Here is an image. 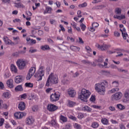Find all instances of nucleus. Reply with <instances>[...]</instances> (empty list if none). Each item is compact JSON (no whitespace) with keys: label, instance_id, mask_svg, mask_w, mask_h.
Returning a JSON list of instances; mask_svg holds the SVG:
<instances>
[{"label":"nucleus","instance_id":"603ef678","mask_svg":"<svg viewBox=\"0 0 129 129\" xmlns=\"http://www.w3.org/2000/svg\"><path fill=\"white\" fill-rule=\"evenodd\" d=\"M78 117V118H80L81 119L82 118H83V117H84V115H83V114L81 113H79Z\"/></svg>","mask_w":129,"mask_h":129},{"label":"nucleus","instance_id":"39448f33","mask_svg":"<svg viewBox=\"0 0 129 129\" xmlns=\"http://www.w3.org/2000/svg\"><path fill=\"white\" fill-rule=\"evenodd\" d=\"M119 83L117 81H114L112 82V87L113 88L110 90L108 91V93L109 94L111 93H115V92H117V91H119Z\"/></svg>","mask_w":129,"mask_h":129},{"label":"nucleus","instance_id":"e2e57ef3","mask_svg":"<svg viewBox=\"0 0 129 129\" xmlns=\"http://www.w3.org/2000/svg\"><path fill=\"white\" fill-rule=\"evenodd\" d=\"M43 34H44V32L42 30H39L38 32V34L39 36H42V35H43Z\"/></svg>","mask_w":129,"mask_h":129},{"label":"nucleus","instance_id":"aec40b11","mask_svg":"<svg viewBox=\"0 0 129 129\" xmlns=\"http://www.w3.org/2000/svg\"><path fill=\"white\" fill-rule=\"evenodd\" d=\"M18 108L20 110H24L26 108V104L24 102H21L19 104Z\"/></svg>","mask_w":129,"mask_h":129},{"label":"nucleus","instance_id":"0eeeda50","mask_svg":"<svg viewBox=\"0 0 129 129\" xmlns=\"http://www.w3.org/2000/svg\"><path fill=\"white\" fill-rule=\"evenodd\" d=\"M16 64L20 70H22V69H25V67H26V65L27 64V62L26 60L23 59H19L16 61Z\"/></svg>","mask_w":129,"mask_h":129},{"label":"nucleus","instance_id":"e433bc0d","mask_svg":"<svg viewBox=\"0 0 129 129\" xmlns=\"http://www.w3.org/2000/svg\"><path fill=\"white\" fill-rule=\"evenodd\" d=\"M79 8H86L87 7V3L85 2L82 4L78 5Z\"/></svg>","mask_w":129,"mask_h":129},{"label":"nucleus","instance_id":"58836bf2","mask_svg":"<svg viewBox=\"0 0 129 129\" xmlns=\"http://www.w3.org/2000/svg\"><path fill=\"white\" fill-rule=\"evenodd\" d=\"M82 62L83 64H86V65H90L91 64V62L89 61V60H82Z\"/></svg>","mask_w":129,"mask_h":129},{"label":"nucleus","instance_id":"a18cd8bd","mask_svg":"<svg viewBox=\"0 0 129 129\" xmlns=\"http://www.w3.org/2000/svg\"><path fill=\"white\" fill-rule=\"evenodd\" d=\"M114 37H120V33L117 31H115V32H114Z\"/></svg>","mask_w":129,"mask_h":129},{"label":"nucleus","instance_id":"1a4fd4ad","mask_svg":"<svg viewBox=\"0 0 129 129\" xmlns=\"http://www.w3.org/2000/svg\"><path fill=\"white\" fill-rule=\"evenodd\" d=\"M59 97H60V93L58 92L52 94L50 95V101L51 102H56L59 100Z\"/></svg>","mask_w":129,"mask_h":129},{"label":"nucleus","instance_id":"2eb2a0df","mask_svg":"<svg viewBox=\"0 0 129 129\" xmlns=\"http://www.w3.org/2000/svg\"><path fill=\"white\" fill-rule=\"evenodd\" d=\"M23 81H24V77L23 76H17L15 77V82L16 83H21V82H23Z\"/></svg>","mask_w":129,"mask_h":129},{"label":"nucleus","instance_id":"473e14b6","mask_svg":"<svg viewBox=\"0 0 129 129\" xmlns=\"http://www.w3.org/2000/svg\"><path fill=\"white\" fill-rule=\"evenodd\" d=\"M3 96L5 97V98H9L11 96V94H10L9 92H5L3 93Z\"/></svg>","mask_w":129,"mask_h":129},{"label":"nucleus","instance_id":"393cba45","mask_svg":"<svg viewBox=\"0 0 129 129\" xmlns=\"http://www.w3.org/2000/svg\"><path fill=\"white\" fill-rule=\"evenodd\" d=\"M76 104V103L72 101L69 100L68 101V106L69 107H73V106H75Z\"/></svg>","mask_w":129,"mask_h":129},{"label":"nucleus","instance_id":"5701e85b","mask_svg":"<svg viewBox=\"0 0 129 129\" xmlns=\"http://www.w3.org/2000/svg\"><path fill=\"white\" fill-rule=\"evenodd\" d=\"M82 110L83 111H86L87 112H91L92 109L88 106H85L83 107Z\"/></svg>","mask_w":129,"mask_h":129},{"label":"nucleus","instance_id":"4468645a","mask_svg":"<svg viewBox=\"0 0 129 129\" xmlns=\"http://www.w3.org/2000/svg\"><path fill=\"white\" fill-rule=\"evenodd\" d=\"M70 79L69 77H68V75L67 74H64L62 78H61V82L63 84H68V83H69Z\"/></svg>","mask_w":129,"mask_h":129},{"label":"nucleus","instance_id":"c756f323","mask_svg":"<svg viewBox=\"0 0 129 129\" xmlns=\"http://www.w3.org/2000/svg\"><path fill=\"white\" fill-rule=\"evenodd\" d=\"M99 124L97 122H93L91 127H93V128H97V127H98Z\"/></svg>","mask_w":129,"mask_h":129},{"label":"nucleus","instance_id":"7c9ffc66","mask_svg":"<svg viewBox=\"0 0 129 129\" xmlns=\"http://www.w3.org/2000/svg\"><path fill=\"white\" fill-rule=\"evenodd\" d=\"M60 119L62 120V122H67V117L63 116V115L60 116Z\"/></svg>","mask_w":129,"mask_h":129},{"label":"nucleus","instance_id":"b1692460","mask_svg":"<svg viewBox=\"0 0 129 129\" xmlns=\"http://www.w3.org/2000/svg\"><path fill=\"white\" fill-rule=\"evenodd\" d=\"M116 107L118 109L120 110H124L125 109V106L121 104H118L116 105Z\"/></svg>","mask_w":129,"mask_h":129},{"label":"nucleus","instance_id":"f3484780","mask_svg":"<svg viewBox=\"0 0 129 129\" xmlns=\"http://www.w3.org/2000/svg\"><path fill=\"white\" fill-rule=\"evenodd\" d=\"M34 121H35L34 118L32 117H29L26 119V123L28 124V125H31V124L34 123Z\"/></svg>","mask_w":129,"mask_h":129},{"label":"nucleus","instance_id":"c9c22d12","mask_svg":"<svg viewBox=\"0 0 129 129\" xmlns=\"http://www.w3.org/2000/svg\"><path fill=\"white\" fill-rule=\"evenodd\" d=\"M25 86L26 87H29L30 88H32V87L34 86V84L32 83H26Z\"/></svg>","mask_w":129,"mask_h":129},{"label":"nucleus","instance_id":"7ed1b4c3","mask_svg":"<svg viewBox=\"0 0 129 129\" xmlns=\"http://www.w3.org/2000/svg\"><path fill=\"white\" fill-rule=\"evenodd\" d=\"M57 83H58V76L56 74L51 73L47 79L46 86H51L52 84H57Z\"/></svg>","mask_w":129,"mask_h":129},{"label":"nucleus","instance_id":"79ce46f5","mask_svg":"<svg viewBox=\"0 0 129 129\" xmlns=\"http://www.w3.org/2000/svg\"><path fill=\"white\" fill-rule=\"evenodd\" d=\"M68 117L70 119H72V120H76L77 119V118H76L75 116H74L73 115H69Z\"/></svg>","mask_w":129,"mask_h":129},{"label":"nucleus","instance_id":"4c0bfd02","mask_svg":"<svg viewBox=\"0 0 129 129\" xmlns=\"http://www.w3.org/2000/svg\"><path fill=\"white\" fill-rule=\"evenodd\" d=\"M122 102H124V103L128 102L129 97L124 96V98L122 99Z\"/></svg>","mask_w":129,"mask_h":129},{"label":"nucleus","instance_id":"4be33fe9","mask_svg":"<svg viewBox=\"0 0 129 129\" xmlns=\"http://www.w3.org/2000/svg\"><path fill=\"white\" fill-rule=\"evenodd\" d=\"M11 71H12V72H14V73H18V68L14 64H12L11 65Z\"/></svg>","mask_w":129,"mask_h":129},{"label":"nucleus","instance_id":"a878e982","mask_svg":"<svg viewBox=\"0 0 129 129\" xmlns=\"http://www.w3.org/2000/svg\"><path fill=\"white\" fill-rule=\"evenodd\" d=\"M4 41L6 45H10L11 40L9 39V37H8V36L4 37Z\"/></svg>","mask_w":129,"mask_h":129},{"label":"nucleus","instance_id":"49530a36","mask_svg":"<svg viewBox=\"0 0 129 129\" xmlns=\"http://www.w3.org/2000/svg\"><path fill=\"white\" fill-rule=\"evenodd\" d=\"M103 73L106 75V76H109V75H110V72L109 71H103Z\"/></svg>","mask_w":129,"mask_h":129},{"label":"nucleus","instance_id":"338daca9","mask_svg":"<svg viewBox=\"0 0 129 129\" xmlns=\"http://www.w3.org/2000/svg\"><path fill=\"white\" fill-rule=\"evenodd\" d=\"M35 52H37V49H30L29 50V52L30 53H35Z\"/></svg>","mask_w":129,"mask_h":129},{"label":"nucleus","instance_id":"a19ab883","mask_svg":"<svg viewBox=\"0 0 129 129\" xmlns=\"http://www.w3.org/2000/svg\"><path fill=\"white\" fill-rule=\"evenodd\" d=\"M81 29L82 31H85L86 29V26L83 23L80 24Z\"/></svg>","mask_w":129,"mask_h":129},{"label":"nucleus","instance_id":"ea45409f","mask_svg":"<svg viewBox=\"0 0 129 129\" xmlns=\"http://www.w3.org/2000/svg\"><path fill=\"white\" fill-rule=\"evenodd\" d=\"M98 66H99V67H101V68H103L104 67L105 68H107V63L104 62V65L101 64H98Z\"/></svg>","mask_w":129,"mask_h":129},{"label":"nucleus","instance_id":"de8ad7c7","mask_svg":"<svg viewBox=\"0 0 129 129\" xmlns=\"http://www.w3.org/2000/svg\"><path fill=\"white\" fill-rule=\"evenodd\" d=\"M124 96L129 97V90L128 89H127L125 90V91L124 93Z\"/></svg>","mask_w":129,"mask_h":129},{"label":"nucleus","instance_id":"72a5a7b5","mask_svg":"<svg viewBox=\"0 0 129 129\" xmlns=\"http://www.w3.org/2000/svg\"><path fill=\"white\" fill-rule=\"evenodd\" d=\"M74 128L76 129H81L82 128V126H81V125L77 123H75L74 125Z\"/></svg>","mask_w":129,"mask_h":129},{"label":"nucleus","instance_id":"69168bd1","mask_svg":"<svg viewBox=\"0 0 129 129\" xmlns=\"http://www.w3.org/2000/svg\"><path fill=\"white\" fill-rule=\"evenodd\" d=\"M71 127H72V125H71V124H68L66 125V128L67 129H70L71 128Z\"/></svg>","mask_w":129,"mask_h":129},{"label":"nucleus","instance_id":"412c9836","mask_svg":"<svg viewBox=\"0 0 129 129\" xmlns=\"http://www.w3.org/2000/svg\"><path fill=\"white\" fill-rule=\"evenodd\" d=\"M109 48H110V45L103 44L101 45V51H106V50H108Z\"/></svg>","mask_w":129,"mask_h":129},{"label":"nucleus","instance_id":"f257e3e1","mask_svg":"<svg viewBox=\"0 0 129 129\" xmlns=\"http://www.w3.org/2000/svg\"><path fill=\"white\" fill-rule=\"evenodd\" d=\"M105 86H108V82L103 80L101 83L95 85V89L100 95H104L105 94Z\"/></svg>","mask_w":129,"mask_h":129},{"label":"nucleus","instance_id":"a211bd4d","mask_svg":"<svg viewBox=\"0 0 129 129\" xmlns=\"http://www.w3.org/2000/svg\"><path fill=\"white\" fill-rule=\"evenodd\" d=\"M26 41L28 44H29V45H34V44H36V43H37V41H36V40L31 39L29 37L26 38Z\"/></svg>","mask_w":129,"mask_h":129},{"label":"nucleus","instance_id":"bb28decb","mask_svg":"<svg viewBox=\"0 0 129 129\" xmlns=\"http://www.w3.org/2000/svg\"><path fill=\"white\" fill-rule=\"evenodd\" d=\"M70 48L71 49V50H72V51H74L75 52H76V51H79V50H80V48L77 47V46H75L74 45L71 46Z\"/></svg>","mask_w":129,"mask_h":129},{"label":"nucleus","instance_id":"37998d69","mask_svg":"<svg viewBox=\"0 0 129 129\" xmlns=\"http://www.w3.org/2000/svg\"><path fill=\"white\" fill-rule=\"evenodd\" d=\"M46 11L47 14H51L52 12V8L51 7H47L46 9Z\"/></svg>","mask_w":129,"mask_h":129},{"label":"nucleus","instance_id":"052dcab7","mask_svg":"<svg viewBox=\"0 0 129 129\" xmlns=\"http://www.w3.org/2000/svg\"><path fill=\"white\" fill-rule=\"evenodd\" d=\"M4 121H5V119H4V118H1L0 120V126H2V125L4 124Z\"/></svg>","mask_w":129,"mask_h":129},{"label":"nucleus","instance_id":"bf43d9fd","mask_svg":"<svg viewBox=\"0 0 129 129\" xmlns=\"http://www.w3.org/2000/svg\"><path fill=\"white\" fill-rule=\"evenodd\" d=\"M67 40L68 41H71V42H74L75 40L74 38L70 37H67Z\"/></svg>","mask_w":129,"mask_h":129},{"label":"nucleus","instance_id":"f03ea898","mask_svg":"<svg viewBox=\"0 0 129 129\" xmlns=\"http://www.w3.org/2000/svg\"><path fill=\"white\" fill-rule=\"evenodd\" d=\"M91 95V92L86 89H82L81 90V93L79 94L78 98L83 102H87L88 98Z\"/></svg>","mask_w":129,"mask_h":129},{"label":"nucleus","instance_id":"f704fd0d","mask_svg":"<svg viewBox=\"0 0 129 129\" xmlns=\"http://www.w3.org/2000/svg\"><path fill=\"white\" fill-rule=\"evenodd\" d=\"M13 40H14V41L16 42V44H19L20 43V42H21L20 41V37H19V36L13 37Z\"/></svg>","mask_w":129,"mask_h":129},{"label":"nucleus","instance_id":"cd10ccee","mask_svg":"<svg viewBox=\"0 0 129 129\" xmlns=\"http://www.w3.org/2000/svg\"><path fill=\"white\" fill-rule=\"evenodd\" d=\"M41 50H43V51H48L50 50V47H49L48 45H44L41 46Z\"/></svg>","mask_w":129,"mask_h":129},{"label":"nucleus","instance_id":"09e8293b","mask_svg":"<svg viewBox=\"0 0 129 129\" xmlns=\"http://www.w3.org/2000/svg\"><path fill=\"white\" fill-rule=\"evenodd\" d=\"M92 27H93V28H97V27H98V26H99V24H98V23H96V22H94L93 23H92Z\"/></svg>","mask_w":129,"mask_h":129},{"label":"nucleus","instance_id":"680f3d73","mask_svg":"<svg viewBox=\"0 0 129 129\" xmlns=\"http://www.w3.org/2000/svg\"><path fill=\"white\" fill-rule=\"evenodd\" d=\"M98 62H99L100 63H102V62H103V57H99L98 59Z\"/></svg>","mask_w":129,"mask_h":129},{"label":"nucleus","instance_id":"dca6fc26","mask_svg":"<svg viewBox=\"0 0 129 129\" xmlns=\"http://www.w3.org/2000/svg\"><path fill=\"white\" fill-rule=\"evenodd\" d=\"M120 31L121 32L122 36L123 37L124 40H126V38H127L128 35H127L126 31H125V29L124 28H123L122 29H120Z\"/></svg>","mask_w":129,"mask_h":129},{"label":"nucleus","instance_id":"2f4dec72","mask_svg":"<svg viewBox=\"0 0 129 129\" xmlns=\"http://www.w3.org/2000/svg\"><path fill=\"white\" fill-rule=\"evenodd\" d=\"M15 91H23V87L21 85H19L15 89Z\"/></svg>","mask_w":129,"mask_h":129},{"label":"nucleus","instance_id":"6e6552de","mask_svg":"<svg viewBox=\"0 0 129 129\" xmlns=\"http://www.w3.org/2000/svg\"><path fill=\"white\" fill-rule=\"evenodd\" d=\"M121 97H122V93L117 92L111 96V100L112 101H118L121 99Z\"/></svg>","mask_w":129,"mask_h":129},{"label":"nucleus","instance_id":"c85d7f7f","mask_svg":"<svg viewBox=\"0 0 129 129\" xmlns=\"http://www.w3.org/2000/svg\"><path fill=\"white\" fill-rule=\"evenodd\" d=\"M101 122L103 123V124L107 125L108 124V119L103 118L101 119Z\"/></svg>","mask_w":129,"mask_h":129},{"label":"nucleus","instance_id":"9d476101","mask_svg":"<svg viewBox=\"0 0 129 129\" xmlns=\"http://www.w3.org/2000/svg\"><path fill=\"white\" fill-rule=\"evenodd\" d=\"M36 72V68L35 67H31L29 71V72L27 75L26 79L27 80H30L31 78H32V76L35 74V73Z\"/></svg>","mask_w":129,"mask_h":129},{"label":"nucleus","instance_id":"c03bdc74","mask_svg":"<svg viewBox=\"0 0 129 129\" xmlns=\"http://www.w3.org/2000/svg\"><path fill=\"white\" fill-rule=\"evenodd\" d=\"M104 8H105V6H104V5H99V6H96V9L97 10H99V9H104Z\"/></svg>","mask_w":129,"mask_h":129},{"label":"nucleus","instance_id":"ddd939ff","mask_svg":"<svg viewBox=\"0 0 129 129\" xmlns=\"http://www.w3.org/2000/svg\"><path fill=\"white\" fill-rule=\"evenodd\" d=\"M67 92L70 97H75V96L76 95V91L73 88L69 89Z\"/></svg>","mask_w":129,"mask_h":129},{"label":"nucleus","instance_id":"5fc2aeb1","mask_svg":"<svg viewBox=\"0 0 129 129\" xmlns=\"http://www.w3.org/2000/svg\"><path fill=\"white\" fill-rule=\"evenodd\" d=\"M109 109L110 110H111V111H115V107L112 106H110V107H109Z\"/></svg>","mask_w":129,"mask_h":129},{"label":"nucleus","instance_id":"0e129e2a","mask_svg":"<svg viewBox=\"0 0 129 129\" xmlns=\"http://www.w3.org/2000/svg\"><path fill=\"white\" fill-rule=\"evenodd\" d=\"M95 46L100 50L101 49V45H99L98 43H96Z\"/></svg>","mask_w":129,"mask_h":129},{"label":"nucleus","instance_id":"864d4df0","mask_svg":"<svg viewBox=\"0 0 129 129\" xmlns=\"http://www.w3.org/2000/svg\"><path fill=\"white\" fill-rule=\"evenodd\" d=\"M71 26L73 27L74 29H76V27H77V24H76L75 22H73L71 23Z\"/></svg>","mask_w":129,"mask_h":129},{"label":"nucleus","instance_id":"8fccbe9b","mask_svg":"<svg viewBox=\"0 0 129 129\" xmlns=\"http://www.w3.org/2000/svg\"><path fill=\"white\" fill-rule=\"evenodd\" d=\"M90 101H92V102H94V101H95V96L92 95L90 98Z\"/></svg>","mask_w":129,"mask_h":129},{"label":"nucleus","instance_id":"13d9d810","mask_svg":"<svg viewBox=\"0 0 129 129\" xmlns=\"http://www.w3.org/2000/svg\"><path fill=\"white\" fill-rule=\"evenodd\" d=\"M110 67L112 68V69H117V67L116 66L113 64H111Z\"/></svg>","mask_w":129,"mask_h":129},{"label":"nucleus","instance_id":"774afa93","mask_svg":"<svg viewBox=\"0 0 129 129\" xmlns=\"http://www.w3.org/2000/svg\"><path fill=\"white\" fill-rule=\"evenodd\" d=\"M119 127L120 129H125V127L123 125V124H121L119 125Z\"/></svg>","mask_w":129,"mask_h":129},{"label":"nucleus","instance_id":"423d86ee","mask_svg":"<svg viewBox=\"0 0 129 129\" xmlns=\"http://www.w3.org/2000/svg\"><path fill=\"white\" fill-rule=\"evenodd\" d=\"M45 74V71L44 70V67H41L39 70L38 72L35 74L34 76L36 78H37L38 81L42 80V76H44Z\"/></svg>","mask_w":129,"mask_h":129},{"label":"nucleus","instance_id":"3c124183","mask_svg":"<svg viewBox=\"0 0 129 129\" xmlns=\"http://www.w3.org/2000/svg\"><path fill=\"white\" fill-rule=\"evenodd\" d=\"M85 49H86L87 52H88V53H90V52H91V51H92L90 47H89V46H86Z\"/></svg>","mask_w":129,"mask_h":129},{"label":"nucleus","instance_id":"20e7f679","mask_svg":"<svg viewBox=\"0 0 129 129\" xmlns=\"http://www.w3.org/2000/svg\"><path fill=\"white\" fill-rule=\"evenodd\" d=\"M114 13L116 15H114V19H117V20H124L125 19V15H121V8H116L115 9Z\"/></svg>","mask_w":129,"mask_h":129},{"label":"nucleus","instance_id":"6ab92c4d","mask_svg":"<svg viewBox=\"0 0 129 129\" xmlns=\"http://www.w3.org/2000/svg\"><path fill=\"white\" fill-rule=\"evenodd\" d=\"M14 81L12 79H9L7 82V85L8 87L10 88H13L14 87V84H13Z\"/></svg>","mask_w":129,"mask_h":129},{"label":"nucleus","instance_id":"9b49d317","mask_svg":"<svg viewBox=\"0 0 129 129\" xmlns=\"http://www.w3.org/2000/svg\"><path fill=\"white\" fill-rule=\"evenodd\" d=\"M47 108L49 111L53 112V111H56L58 109V106L53 104H49L47 106Z\"/></svg>","mask_w":129,"mask_h":129},{"label":"nucleus","instance_id":"6e6d98bb","mask_svg":"<svg viewBox=\"0 0 129 129\" xmlns=\"http://www.w3.org/2000/svg\"><path fill=\"white\" fill-rule=\"evenodd\" d=\"M77 15H78V17L79 18H82V15H81V11H80V10L78 11Z\"/></svg>","mask_w":129,"mask_h":129},{"label":"nucleus","instance_id":"4d7b16f0","mask_svg":"<svg viewBox=\"0 0 129 129\" xmlns=\"http://www.w3.org/2000/svg\"><path fill=\"white\" fill-rule=\"evenodd\" d=\"M5 88V85L3 82H0V89H4Z\"/></svg>","mask_w":129,"mask_h":129},{"label":"nucleus","instance_id":"f8f14e48","mask_svg":"<svg viewBox=\"0 0 129 129\" xmlns=\"http://www.w3.org/2000/svg\"><path fill=\"white\" fill-rule=\"evenodd\" d=\"M14 116L16 118L21 119L23 116H26V113L24 112H17L14 113Z\"/></svg>","mask_w":129,"mask_h":129}]
</instances>
